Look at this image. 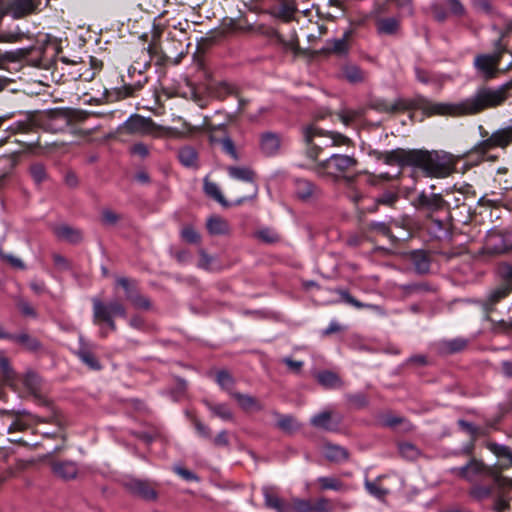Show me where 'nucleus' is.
<instances>
[{"instance_id":"11","label":"nucleus","mask_w":512,"mask_h":512,"mask_svg":"<svg viewBox=\"0 0 512 512\" xmlns=\"http://www.w3.org/2000/svg\"><path fill=\"white\" fill-rule=\"evenodd\" d=\"M501 60L499 54L480 53L475 56L473 67L479 77L489 81L501 74Z\"/></svg>"},{"instance_id":"50","label":"nucleus","mask_w":512,"mask_h":512,"mask_svg":"<svg viewBox=\"0 0 512 512\" xmlns=\"http://www.w3.org/2000/svg\"><path fill=\"white\" fill-rule=\"evenodd\" d=\"M256 238L265 243H275L279 241V235L271 228H262L255 233Z\"/></svg>"},{"instance_id":"55","label":"nucleus","mask_w":512,"mask_h":512,"mask_svg":"<svg viewBox=\"0 0 512 512\" xmlns=\"http://www.w3.org/2000/svg\"><path fill=\"white\" fill-rule=\"evenodd\" d=\"M136 308L147 310L150 308L151 304L147 297L140 295L138 291L134 293H129L128 299Z\"/></svg>"},{"instance_id":"64","label":"nucleus","mask_w":512,"mask_h":512,"mask_svg":"<svg viewBox=\"0 0 512 512\" xmlns=\"http://www.w3.org/2000/svg\"><path fill=\"white\" fill-rule=\"evenodd\" d=\"M334 510L329 499L321 497L313 504V512H332Z\"/></svg>"},{"instance_id":"47","label":"nucleus","mask_w":512,"mask_h":512,"mask_svg":"<svg viewBox=\"0 0 512 512\" xmlns=\"http://www.w3.org/2000/svg\"><path fill=\"white\" fill-rule=\"evenodd\" d=\"M492 492H493L492 486H484V485L477 484V485H474L470 489L469 495L477 501H482L484 499L489 498L491 496Z\"/></svg>"},{"instance_id":"28","label":"nucleus","mask_w":512,"mask_h":512,"mask_svg":"<svg viewBox=\"0 0 512 512\" xmlns=\"http://www.w3.org/2000/svg\"><path fill=\"white\" fill-rule=\"evenodd\" d=\"M55 234L58 238L72 244H78L83 240L82 231L68 225H60L56 227Z\"/></svg>"},{"instance_id":"18","label":"nucleus","mask_w":512,"mask_h":512,"mask_svg":"<svg viewBox=\"0 0 512 512\" xmlns=\"http://www.w3.org/2000/svg\"><path fill=\"white\" fill-rule=\"evenodd\" d=\"M445 204L446 201L440 194H427L424 191L421 192L414 201V205L418 209L427 210L429 212L442 210L445 207Z\"/></svg>"},{"instance_id":"44","label":"nucleus","mask_w":512,"mask_h":512,"mask_svg":"<svg viewBox=\"0 0 512 512\" xmlns=\"http://www.w3.org/2000/svg\"><path fill=\"white\" fill-rule=\"evenodd\" d=\"M317 380L326 388H334L340 384L339 377L331 371H322L318 373Z\"/></svg>"},{"instance_id":"23","label":"nucleus","mask_w":512,"mask_h":512,"mask_svg":"<svg viewBox=\"0 0 512 512\" xmlns=\"http://www.w3.org/2000/svg\"><path fill=\"white\" fill-rule=\"evenodd\" d=\"M0 418L3 421V429H6L9 435L17 431H24L29 427L28 423L22 418L7 412H0Z\"/></svg>"},{"instance_id":"51","label":"nucleus","mask_w":512,"mask_h":512,"mask_svg":"<svg viewBox=\"0 0 512 512\" xmlns=\"http://www.w3.org/2000/svg\"><path fill=\"white\" fill-rule=\"evenodd\" d=\"M317 481L322 490L339 491L342 488V483L335 477H319Z\"/></svg>"},{"instance_id":"30","label":"nucleus","mask_w":512,"mask_h":512,"mask_svg":"<svg viewBox=\"0 0 512 512\" xmlns=\"http://www.w3.org/2000/svg\"><path fill=\"white\" fill-rule=\"evenodd\" d=\"M376 28L381 35H394L400 28V20L396 17L380 18L376 21Z\"/></svg>"},{"instance_id":"26","label":"nucleus","mask_w":512,"mask_h":512,"mask_svg":"<svg viewBox=\"0 0 512 512\" xmlns=\"http://www.w3.org/2000/svg\"><path fill=\"white\" fill-rule=\"evenodd\" d=\"M468 341L458 337L454 339H445L438 342V351L442 354L458 353L466 348Z\"/></svg>"},{"instance_id":"12","label":"nucleus","mask_w":512,"mask_h":512,"mask_svg":"<svg viewBox=\"0 0 512 512\" xmlns=\"http://www.w3.org/2000/svg\"><path fill=\"white\" fill-rule=\"evenodd\" d=\"M323 195L322 188L310 179L296 177L293 179V197L304 204H314Z\"/></svg>"},{"instance_id":"29","label":"nucleus","mask_w":512,"mask_h":512,"mask_svg":"<svg viewBox=\"0 0 512 512\" xmlns=\"http://www.w3.org/2000/svg\"><path fill=\"white\" fill-rule=\"evenodd\" d=\"M206 228L211 235H229L231 231L227 220L219 216L208 218Z\"/></svg>"},{"instance_id":"61","label":"nucleus","mask_w":512,"mask_h":512,"mask_svg":"<svg viewBox=\"0 0 512 512\" xmlns=\"http://www.w3.org/2000/svg\"><path fill=\"white\" fill-rule=\"evenodd\" d=\"M398 199L399 196L396 192L386 191L377 198L376 203L391 207L398 201Z\"/></svg>"},{"instance_id":"57","label":"nucleus","mask_w":512,"mask_h":512,"mask_svg":"<svg viewBox=\"0 0 512 512\" xmlns=\"http://www.w3.org/2000/svg\"><path fill=\"white\" fill-rule=\"evenodd\" d=\"M29 466H30L29 461H24V460L17 461L12 472L0 475V487L8 480L10 475L17 476L20 472L24 471Z\"/></svg>"},{"instance_id":"14","label":"nucleus","mask_w":512,"mask_h":512,"mask_svg":"<svg viewBox=\"0 0 512 512\" xmlns=\"http://www.w3.org/2000/svg\"><path fill=\"white\" fill-rule=\"evenodd\" d=\"M92 303L94 323L109 320V317L114 316L126 317L125 308L118 301L105 304L99 298H93Z\"/></svg>"},{"instance_id":"3","label":"nucleus","mask_w":512,"mask_h":512,"mask_svg":"<svg viewBox=\"0 0 512 512\" xmlns=\"http://www.w3.org/2000/svg\"><path fill=\"white\" fill-rule=\"evenodd\" d=\"M480 135L483 138L479 141L471 150V153H475L486 161H496L497 156L490 154L495 148L506 149L512 144V120L510 124L499 128L489 134L483 126H479Z\"/></svg>"},{"instance_id":"33","label":"nucleus","mask_w":512,"mask_h":512,"mask_svg":"<svg viewBox=\"0 0 512 512\" xmlns=\"http://www.w3.org/2000/svg\"><path fill=\"white\" fill-rule=\"evenodd\" d=\"M349 139L339 133H333L323 130V135L317 137L318 144L322 145V148H328L333 146L345 145Z\"/></svg>"},{"instance_id":"62","label":"nucleus","mask_w":512,"mask_h":512,"mask_svg":"<svg viewBox=\"0 0 512 512\" xmlns=\"http://www.w3.org/2000/svg\"><path fill=\"white\" fill-rule=\"evenodd\" d=\"M199 262L198 267L204 270H212V264L214 263L215 259L213 256L209 255L204 249H199Z\"/></svg>"},{"instance_id":"54","label":"nucleus","mask_w":512,"mask_h":512,"mask_svg":"<svg viewBox=\"0 0 512 512\" xmlns=\"http://www.w3.org/2000/svg\"><path fill=\"white\" fill-rule=\"evenodd\" d=\"M216 382L222 389L227 391H230L234 385L233 377L225 370H221L217 373Z\"/></svg>"},{"instance_id":"32","label":"nucleus","mask_w":512,"mask_h":512,"mask_svg":"<svg viewBox=\"0 0 512 512\" xmlns=\"http://www.w3.org/2000/svg\"><path fill=\"white\" fill-rule=\"evenodd\" d=\"M371 107L378 112L393 113L405 108L402 100L390 102L386 99L377 98L372 100Z\"/></svg>"},{"instance_id":"58","label":"nucleus","mask_w":512,"mask_h":512,"mask_svg":"<svg viewBox=\"0 0 512 512\" xmlns=\"http://www.w3.org/2000/svg\"><path fill=\"white\" fill-rule=\"evenodd\" d=\"M280 361L287 366L291 373L296 375H299L304 367L303 361L294 360L291 357H283Z\"/></svg>"},{"instance_id":"15","label":"nucleus","mask_w":512,"mask_h":512,"mask_svg":"<svg viewBox=\"0 0 512 512\" xmlns=\"http://www.w3.org/2000/svg\"><path fill=\"white\" fill-rule=\"evenodd\" d=\"M323 135V130L315 125H307L302 128L303 140L306 144V156L312 160H317L321 151L322 145L318 144L317 137Z\"/></svg>"},{"instance_id":"4","label":"nucleus","mask_w":512,"mask_h":512,"mask_svg":"<svg viewBox=\"0 0 512 512\" xmlns=\"http://www.w3.org/2000/svg\"><path fill=\"white\" fill-rule=\"evenodd\" d=\"M60 51L59 40L48 33L38 32L34 36V68L49 70Z\"/></svg>"},{"instance_id":"9","label":"nucleus","mask_w":512,"mask_h":512,"mask_svg":"<svg viewBox=\"0 0 512 512\" xmlns=\"http://www.w3.org/2000/svg\"><path fill=\"white\" fill-rule=\"evenodd\" d=\"M357 164L358 162L353 156L332 154L328 159L317 163L315 172L337 177L354 169Z\"/></svg>"},{"instance_id":"35","label":"nucleus","mask_w":512,"mask_h":512,"mask_svg":"<svg viewBox=\"0 0 512 512\" xmlns=\"http://www.w3.org/2000/svg\"><path fill=\"white\" fill-rule=\"evenodd\" d=\"M205 405L214 416L223 421H232L234 419L232 410L225 403H212L205 401Z\"/></svg>"},{"instance_id":"13","label":"nucleus","mask_w":512,"mask_h":512,"mask_svg":"<svg viewBox=\"0 0 512 512\" xmlns=\"http://www.w3.org/2000/svg\"><path fill=\"white\" fill-rule=\"evenodd\" d=\"M226 171L230 178L246 183L250 188V195L243 196L236 199L233 204L234 206L242 205L248 200H253L258 194V185L255 182L256 173L249 167L246 166H228Z\"/></svg>"},{"instance_id":"42","label":"nucleus","mask_w":512,"mask_h":512,"mask_svg":"<svg viewBox=\"0 0 512 512\" xmlns=\"http://www.w3.org/2000/svg\"><path fill=\"white\" fill-rule=\"evenodd\" d=\"M178 158L184 166L192 167L196 165L197 152L192 147L186 146L179 150Z\"/></svg>"},{"instance_id":"16","label":"nucleus","mask_w":512,"mask_h":512,"mask_svg":"<svg viewBox=\"0 0 512 512\" xmlns=\"http://www.w3.org/2000/svg\"><path fill=\"white\" fill-rule=\"evenodd\" d=\"M449 472L469 482H473L476 477L487 474L488 468L482 461L472 458L461 467L449 469Z\"/></svg>"},{"instance_id":"21","label":"nucleus","mask_w":512,"mask_h":512,"mask_svg":"<svg viewBox=\"0 0 512 512\" xmlns=\"http://www.w3.org/2000/svg\"><path fill=\"white\" fill-rule=\"evenodd\" d=\"M262 494L264 504L267 508L273 509L276 512H290V505L278 496L276 487L264 486L262 488Z\"/></svg>"},{"instance_id":"7","label":"nucleus","mask_w":512,"mask_h":512,"mask_svg":"<svg viewBox=\"0 0 512 512\" xmlns=\"http://www.w3.org/2000/svg\"><path fill=\"white\" fill-rule=\"evenodd\" d=\"M141 54L143 56V62L135 61L134 65H131L128 69V75L131 77L132 73L136 71L139 72L140 78L135 82H127L123 84V86L115 88L111 93L110 97L115 100H123L129 97H134L135 94L141 90L144 84L147 82V78L143 75V71L147 70L150 67V59L147 60V53L142 50Z\"/></svg>"},{"instance_id":"2","label":"nucleus","mask_w":512,"mask_h":512,"mask_svg":"<svg viewBox=\"0 0 512 512\" xmlns=\"http://www.w3.org/2000/svg\"><path fill=\"white\" fill-rule=\"evenodd\" d=\"M376 158L389 166L419 169L428 177L444 178L453 170L450 156L437 151L396 148L390 151L376 152Z\"/></svg>"},{"instance_id":"37","label":"nucleus","mask_w":512,"mask_h":512,"mask_svg":"<svg viewBox=\"0 0 512 512\" xmlns=\"http://www.w3.org/2000/svg\"><path fill=\"white\" fill-rule=\"evenodd\" d=\"M231 396L238 402L239 406L244 410H262V405L257 399L248 394H242L239 392H231Z\"/></svg>"},{"instance_id":"63","label":"nucleus","mask_w":512,"mask_h":512,"mask_svg":"<svg viewBox=\"0 0 512 512\" xmlns=\"http://www.w3.org/2000/svg\"><path fill=\"white\" fill-rule=\"evenodd\" d=\"M347 400L351 405L358 409L363 408L368 404V399L363 393L349 394L347 395Z\"/></svg>"},{"instance_id":"34","label":"nucleus","mask_w":512,"mask_h":512,"mask_svg":"<svg viewBox=\"0 0 512 512\" xmlns=\"http://www.w3.org/2000/svg\"><path fill=\"white\" fill-rule=\"evenodd\" d=\"M204 192L207 196L217 201L223 207L233 206V202H228L221 193L219 186L215 182H211L208 178L204 179Z\"/></svg>"},{"instance_id":"31","label":"nucleus","mask_w":512,"mask_h":512,"mask_svg":"<svg viewBox=\"0 0 512 512\" xmlns=\"http://www.w3.org/2000/svg\"><path fill=\"white\" fill-rule=\"evenodd\" d=\"M410 260L418 274H425L430 269V259L425 251L416 250L411 252Z\"/></svg>"},{"instance_id":"48","label":"nucleus","mask_w":512,"mask_h":512,"mask_svg":"<svg viewBox=\"0 0 512 512\" xmlns=\"http://www.w3.org/2000/svg\"><path fill=\"white\" fill-rule=\"evenodd\" d=\"M486 448L497 457H504L512 462V450L509 447L495 442H488Z\"/></svg>"},{"instance_id":"20","label":"nucleus","mask_w":512,"mask_h":512,"mask_svg":"<svg viewBox=\"0 0 512 512\" xmlns=\"http://www.w3.org/2000/svg\"><path fill=\"white\" fill-rule=\"evenodd\" d=\"M53 474L62 480L70 481L78 475V464L71 460L52 461L50 463Z\"/></svg>"},{"instance_id":"6","label":"nucleus","mask_w":512,"mask_h":512,"mask_svg":"<svg viewBox=\"0 0 512 512\" xmlns=\"http://www.w3.org/2000/svg\"><path fill=\"white\" fill-rule=\"evenodd\" d=\"M166 130L165 127L158 125L150 117H144L140 114H132L118 131L121 134L159 137L160 132Z\"/></svg>"},{"instance_id":"36","label":"nucleus","mask_w":512,"mask_h":512,"mask_svg":"<svg viewBox=\"0 0 512 512\" xmlns=\"http://www.w3.org/2000/svg\"><path fill=\"white\" fill-rule=\"evenodd\" d=\"M324 452L326 458L333 462H343L349 457V452L346 448L335 444H326Z\"/></svg>"},{"instance_id":"60","label":"nucleus","mask_w":512,"mask_h":512,"mask_svg":"<svg viewBox=\"0 0 512 512\" xmlns=\"http://www.w3.org/2000/svg\"><path fill=\"white\" fill-rule=\"evenodd\" d=\"M446 9L447 7L445 6L444 1L434 3L431 6L433 16L438 22H444L447 19L448 13L446 12Z\"/></svg>"},{"instance_id":"5","label":"nucleus","mask_w":512,"mask_h":512,"mask_svg":"<svg viewBox=\"0 0 512 512\" xmlns=\"http://www.w3.org/2000/svg\"><path fill=\"white\" fill-rule=\"evenodd\" d=\"M34 426L38 423H50L55 426L52 432L41 431L34 427V434H42L44 436L56 435L61 430V421L59 415L49 400L37 395L34 392Z\"/></svg>"},{"instance_id":"59","label":"nucleus","mask_w":512,"mask_h":512,"mask_svg":"<svg viewBox=\"0 0 512 512\" xmlns=\"http://www.w3.org/2000/svg\"><path fill=\"white\" fill-rule=\"evenodd\" d=\"M120 220V216L111 209H103L101 212V222L105 226H114Z\"/></svg>"},{"instance_id":"39","label":"nucleus","mask_w":512,"mask_h":512,"mask_svg":"<svg viewBox=\"0 0 512 512\" xmlns=\"http://www.w3.org/2000/svg\"><path fill=\"white\" fill-rule=\"evenodd\" d=\"M459 428L470 435L471 440L475 441L478 437L486 436L488 430L479 426L474 425L471 422L460 419L457 422Z\"/></svg>"},{"instance_id":"53","label":"nucleus","mask_w":512,"mask_h":512,"mask_svg":"<svg viewBox=\"0 0 512 512\" xmlns=\"http://www.w3.org/2000/svg\"><path fill=\"white\" fill-rule=\"evenodd\" d=\"M180 235L184 241L190 244H198L201 240L200 234L192 226L183 227Z\"/></svg>"},{"instance_id":"38","label":"nucleus","mask_w":512,"mask_h":512,"mask_svg":"<svg viewBox=\"0 0 512 512\" xmlns=\"http://www.w3.org/2000/svg\"><path fill=\"white\" fill-rule=\"evenodd\" d=\"M76 355L81 360L82 363H84L86 366H88L92 370H100L101 364L96 358V356L93 354L91 350L88 349L86 346H81L78 351L76 352Z\"/></svg>"},{"instance_id":"27","label":"nucleus","mask_w":512,"mask_h":512,"mask_svg":"<svg viewBox=\"0 0 512 512\" xmlns=\"http://www.w3.org/2000/svg\"><path fill=\"white\" fill-rule=\"evenodd\" d=\"M399 289L406 297L413 295H423L435 291L434 287L426 281L402 284L399 286Z\"/></svg>"},{"instance_id":"8","label":"nucleus","mask_w":512,"mask_h":512,"mask_svg":"<svg viewBox=\"0 0 512 512\" xmlns=\"http://www.w3.org/2000/svg\"><path fill=\"white\" fill-rule=\"evenodd\" d=\"M251 9L267 13L284 22L291 21L297 11L294 0H255Z\"/></svg>"},{"instance_id":"10","label":"nucleus","mask_w":512,"mask_h":512,"mask_svg":"<svg viewBox=\"0 0 512 512\" xmlns=\"http://www.w3.org/2000/svg\"><path fill=\"white\" fill-rule=\"evenodd\" d=\"M66 116L55 109L34 110V128L39 127L47 132L56 133L67 126Z\"/></svg>"},{"instance_id":"43","label":"nucleus","mask_w":512,"mask_h":512,"mask_svg":"<svg viewBox=\"0 0 512 512\" xmlns=\"http://www.w3.org/2000/svg\"><path fill=\"white\" fill-rule=\"evenodd\" d=\"M343 76L350 82V83H359L364 80V74L362 70L353 64H349L343 67Z\"/></svg>"},{"instance_id":"46","label":"nucleus","mask_w":512,"mask_h":512,"mask_svg":"<svg viewBox=\"0 0 512 512\" xmlns=\"http://www.w3.org/2000/svg\"><path fill=\"white\" fill-rule=\"evenodd\" d=\"M497 275L500 283L512 290V265L508 263L500 264L497 269Z\"/></svg>"},{"instance_id":"45","label":"nucleus","mask_w":512,"mask_h":512,"mask_svg":"<svg viewBox=\"0 0 512 512\" xmlns=\"http://www.w3.org/2000/svg\"><path fill=\"white\" fill-rule=\"evenodd\" d=\"M400 455L407 460H416L420 456V450L410 442L399 443Z\"/></svg>"},{"instance_id":"17","label":"nucleus","mask_w":512,"mask_h":512,"mask_svg":"<svg viewBox=\"0 0 512 512\" xmlns=\"http://www.w3.org/2000/svg\"><path fill=\"white\" fill-rule=\"evenodd\" d=\"M125 488L133 495L138 496L147 501L157 499V492L147 480L129 478L124 481Z\"/></svg>"},{"instance_id":"56","label":"nucleus","mask_w":512,"mask_h":512,"mask_svg":"<svg viewBox=\"0 0 512 512\" xmlns=\"http://www.w3.org/2000/svg\"><path fill=\"white\" fill-rule=\"evenodd\" d=\"M449 14L461 17L465 14V8L459 0H443Z\"/></svg>"},{"instance_id":"41","label":"nucleus","mask_w":512,"mask_h":512,"mask_svg":"<svg viewBox=\"0 0 512 512\" xmlns=\"http://www.w3.org/2000/svg\"><path fill=\"white\" fill-rule=\"evenodd\" d=\"M348 49L347 41L345 37L327 40L323 50L327 53L343 54Z\"/></svg>"},{"instance_id":"22","label":"nucleus","mask_w":512,"mask_h":512,"mask_svg":"<svg viewBox=\"0 0 512 512\" xmlns=\"http://www.w3.org/2000/svg\"><path fill=\"white\" fill-rule=\"evenodd\" d=\"M336 292L345 303H347L357 309L366 308V309H370V310L376 312L377 314H379L381 316L386 315V311L380 305L360 302L359 300L354 298L347 290H344V289H337Z\"/></svg>"},{"instance_id":"24","label":"nucleus","mask_w":512,"mask_h":512,"mask_svg":"<svg viewBox=\"0 0 512 512\" xmlns=\"http://www.w3.org/2000/svg\"><path fill=\"white\" fill-rule=\"evenodd\" d=\"M341 419L339 418L336 422H333L331 412L323 411L314 415L310 423L316 427L328 431H336L340 424Z\"/></svg>"},{"instance_id":"40","label":"nucleus","mask_w":512,"mask_h":512,"mask_svg":"<svg viewBox=\"0 0 512 512\" xmlns=\"http://www.w3.org/2000/svg\"><path fill=\"white\" fill-rule=\"evenodd\" d=\"M275 415L278 418L277 427L283 432L293 433L300 428V425L293 416L279 413H275Z\"/></svg>"},{"instance_id":"19","label":"nucleus","mask_w":512,"mask_h":512,"mask_svg":"<svg viewBox=\"0 0 512 512\" xmlns=\"http://www.w3.org/2000/svg\"><path fill=\"white\" fill-rule=\"evenodd\" d=\"M281 142L279 134L271 131L264 132L259 139L260 150L265 156H275L280 152Z\"/></svg>"},{"instance_id":"49","label":"nucleus","mask_w":512,"mask_h":512,"mask_svg":"<svg viewBox=\"0 0 512 512\" xmlns=\"http://www.w3.org/2000/svg\"><path fill=\"white\" fill-rule=\"evenodd\" d=\"M290 505V512H313V504L308 499L293 498Z\"/></svg>"},{"instance_id":"25","label":"nucleus","mask_w":512,"mask_h":512,"mask_svg":"<svg viewBox=\"0 0 512 512\" xmlns=\"http://www.w3.org/2000/svg\"><path fill=\"white\" fill-rule=\"evenodd\" d=\"M511 292L512 290L509 289L508 286L499 283V285H497L488 293L486 299L484 300L485 309H492L497 303L508 297Z\"/></svg>"},{"instance_id":"52","label":"nucleus","mask_w":512,"mask_h":512,"mask_svg":"<svg viewBox=\"0 0 512 512\" xmlns=\"http://www.w3.org/2000/svg\"><path fill=\"white\" fill-rule=\"evenodd\" d=\"M364 485L368 493L377 499H383L388 494V490L380 487L375 481L366 479Z\"/></svg>"},{"instance_id":"1","label":"nucleus","mask_w":512,"mask_h":512,"mask_svg":"<svg viewBox=\"0 0 512 512\" xmlns=\"http://www.w3.org/2000/svg\"><path fill=\"white\" fill-rule=\"evenodd\" d=\"M510 90H512V79L498 86L480 85L470 96L458 102H432L422 97L419 103L428 116L453 118L474 116L503 106L509 98Z\"/></svg>"}]
</instances>
